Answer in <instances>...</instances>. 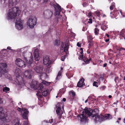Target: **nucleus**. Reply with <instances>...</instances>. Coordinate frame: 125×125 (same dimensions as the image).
I'll return each mask as SVG.
<instances>
[{"instance_id":"obj_1","label":"nucleus","mask_w":125,"mask_h":125,"mask_svg":"<svg viewBox=\"0 0 125 125\" xmlns=\"http://www.w3.org/2000/svg\"><path fill=\"white\" fill-rule=\"evenodd\" d=\"M84 111H83L82 114L80 116L81 121H82L86 120L88 117H90L95 122L98 121L99 118L98 114L99 113V110L97 109H95L92 110L91 108L85 107L84 109Z\"/></svg>"},{"instance_id":"obj_2","label":"nucleus","mask_w":125,"mask_h":125,"mask_svg":"<svg viewBox=\"0 0 125 125\" xmlns=\"http://www.w3.org/2000/svg\"><path fill=\"white\" fill-rule=\"evenodd\" d=\"M20 13V11L18 7H13L8 13L7 18L8 20L15 19L16 17L19 15Z\"/></svg>"},{"instance_id":"obj_3","label":"nucleus","mask_w":125,"mask_h":125,"mask_svg":"<svg viewBox=\"0 0 125 125\" xmlns=\"http://www.w3.org/2000/svg\"><path fill=\"white\" fill-rule=\"evenodd\" d=\"M20 69H16L15 71V73L17 75L16 76V80L18 82L17 83L18 84L24 86V81L22 77L20 75L19 72H20Z\"/></svg>"},{"instance_id":"obj_4","label":"nucleus","mask_w":125,"mask_h":125,"mask_svg":"<svg viewBox=\"0 0 125 125\" xmlns=\"http://www.w3.org/2000/svg\"><path fill=\"white\" fill-rule=\"evenodd\" d=\"M31 86V88L34 90L37 89L41 91L43 89L42 85L41 83H38V82L36 81H32Z\"/></svg>"},{"instance_id":"obj_5","label":"nucleus","mask_w":125,"mask_h":125,"mask_svg":"<svg viewBox=\"0 0 125 125\" xmlns=\"http://www.w3.org/2000/svg\"><path fill=\"white\" fill-rule=\"evenodd\" d=\"M37 19L35 17L29 18L27 22V24L31 28H33L37 23Z\"/></svg>"},{"instance_id":"obj_6","label":"nucleus","mask_w":125,"mask_h":125,"mask_svg":"<svg viewBox=\"0 0 125 125\" xmlns=\"http://www.w3.org/2000/svg\"><path fill=\"white\" fill-rule=\"evenodd\" d=\"M15 23V27L17 29L21 30L23 28L24 21H21L20 18H17Z\"/></svg>"},{"instance_id":"obj_7","label":"nucleus","mask_w":125,"mask_h":125,"mask_svg":"<svg viewBox=\"0 0 125 125\" xmlns=\"http://www.w3.org/2000/svg\"><path fill=\"white\" fill-rule=\"evenodd\" d=\"M98 115L99 116L98 117H100L101 118H100L99 120L98 121H97L96 123L101 122L104 119H110L112 118V116L109 114H105L104 116L101 115H99L98 114Z\"/></svg>"},{"instance_id":"obj_8","label":"nucleus","mask_w":125,"mask_h":125,"mask_svg":"<svg viewBox=\"0 0 125 125\" xmlns=\"http://www.w3.org/2000/svg\"><path fill=\"white\" fill-rule=\"evenodd\" d=\"M43 15L47 19H50L52 17L53 13L52 11L48 10L44 11Z\"/></svg>"},{"instance_id":"obj_9","label":"nucleus","mask_w":125,"mask_h":125,"mask_svg":"<svg viewBox=\"0 0 125 125\" xmlns=\"http://www.w3.org/2000/svg\"><path fill=\"white\" fill-rule=\"evenodd\" d=\"M27 53L24 52L23 53V56L25 62L27 64L28 66H29L32 63V60L31 59H29V57H28L27 56Z\"/></svg>"},{"instance_id":"obj_10","label":"nucleus","mask_w":125,"mask_h":125,"mask_svg":"<svg viewBox=\"0 0 125 125\" xmlns=\"http://www.w3.org/2000/svg\"><path fill=\"white\" fill-rule=\"evenodd\" d=\"M15 63L19 67H24L26 66L24 62L20 58H18L16 59Z\"/></svg>"},{"instance_id":"obj_11","label":"nucleus","mask_w":125,"mask_h":125,"mask_svg":"<svg viewBox=\"0 0 125 125\" xmlns=\"http://www.w3.org/2000/svg\"><path fill=\"white\" fill-rule=\"evenodd\" d=\"M53 6L55 9V15H58L61 11V8L59 4L56 3L55 4H53Z\"/></svg>"},{"instance_id":"obj_12","label":"nucleus","mask_w":125,"mask_h":125,"mask_svg":"<svg viewBox=\"0 0 125 125\" xmlns=\"http://www.w3.org/2000/svg\"><path fill=\"white\" fill-rule=\"evenodd\" d=\"M78 58L80 60H83L86 64L89 63L90 61L92 60L91 58H90L88 59V58L85 57H83V54L80 55Z\"/></svg>"},{"instance_id":"obj_13","label":"nucleus","mask_w":125,"mask_h":125,"mask_svg":"<svg viewBox=\"0 0 125 125\" xmlns=\"http://www.w3.org/2000/svg\"><path fill=\"white\" fill-rule=\"evenodd\" d=\"M33 72L31 70H29L25 71L24 73L25 76L29 79L31 78Z\"/></svg>"},{"instance_id":"obj_14","label":"nucleus","mask_w":125,"mask_h":125,"mask_svg":"<svg viewBox=\"0 0 125 125\" xmlns=\"http://www.w3.org/2000/svg\"><path fill=\"white\" fill-rule=\"evenodd\" d=\"M50 59L48 56H46L43 57V63L44 65L47 64L48 65H50L51 63L50 61Z\"/></svg>"},{"instance_id":"obj_15","label":"nucleus","mask_w":125,"mask_h":125,"mask_svg":"<svg viewBox=\"0 0 125 125\" xmlns=\"http://www.w3.org/2000/svg\"><path fill=\"white\" fill-rule=\"evenodd\" d=\"M84 81V79L82 78L79 80V81L77 83V86L80 88L83 87L84 85H85Z\"/></svg>"},{"instance_id":"obj_16","label":"nucleus","mask_w":125,"mask_h":125,"mask_svg":"<svg viewBox=\"0 0 125 125\" xmlns=\"http://www.w3.org/2000/svg\"><path fill=\"white\" fill-rule=\"evenodd\" d=\"M34 69L37 73L41 74L42 72L43 68L42 66H39L35 67Z\"/></svg>"},{"instance_id":"obj_17","label":"nucleus","mask_w":125,"mask_h":125,"mask_svg":"<svg viewBox=\"0 0 125 125\" xmlns=\"http://www.w3.org/2000/svg\"><path fill=\"white\" fill-rule=\"evenodd\" d=\"M6 119L5 117L3 108L2 107H0V119Z\"/></svg>"},{"instance_id":"obj_18","label":"nucleus","mask_w":125,"mask_h":125,"mask_svg":"<svg viewBox=\"0 0 125 125\" xmlns=\"http://www.w3.org/2000/svg\"><path fill=\"white\" fill-rule=\"evenodd\" d=\"M7 66V65L6 63H0V72H2V71H4Z\"/></svg>"},{"instance_id":"obj_19","label":"nucleus","mask_w":125,"mask_h":125,"mask_svg":"<svg viewBox=\"0 0 125 125\" xmlns=\"http://www.w3.org/2000/svg\"><path fill=\"white\" fill-rule=\"evenodd\" d=\"M56 114L59 116L60 119L62 118V112L61 111V108H57L56 110Z\"/></svg>"},{"instance_id":"obj_20","label":"nucleus","mask_w":125,"mask_h":125,"mask_svg":"<svg viewBox=\"0 0 125 125\" xmlns=\"http://www.w3.org/2000/svg\"><path fill=\"white\" fill-rule=\"evenodd\" d=\"M20 0H9V6L10 8L13 5L15 2H18Z\"/></svg>"},{"instance_id":"obj_21","label":"nucleus","mask_w":125,"mask_h":125,"mask_svg":"<svg viewBox=\"0 0 125 125\" xmlns=\"http://www.w3.org/2000/svg\"><path fill=\"white\" fill-rule=\"evenodd\" d=\"M29 113L28 111L26 109L24 110V112L22 115V116L24 119H28L27 115Z\"/></svg>"},{"instance_id":"obj_22","label":"nucleus","mask_w":125,"mask_h":125,"mask_svg":"<svg viewBox=\"0 0 125 125\" xmlns=\"http://www.w3.org/2000/svg\"><path fill=\"white\" fill-rule=\"evenodd\" d=\"M29 113L28 111L26 109L24 110V112L22 115V116L24 119H28L27 115Z\"/></svg>"},{"instance_id":"obj_23","label":"nucleus","mask_w":125,"mask_h":125,"mask_svg":"<svg viewBox=\"0 0 125 125\" xmlns=\"http://www.w3.org/2000/svg\"><path fill=\"white\" fill-rule=\"evenodd\" d=\"M34 58L36 61H38L40 59V57L39 55V53L38 52L35 51L34 52Z\"/></svg>"},{"instance_id":"obj_24","label":"nucleus","mask_w":125,"mask_h":125,"mask_svg":"<svg viewBox=\"0 0 125 125\" xmlns=\"http://www.w3.org/2000/svg\"><path fill=\"white\" fill-rule=\"evenodd\" d=\"M41 91L42 95L45 96H46L49 94V90L48 89H43Z\"/></svg>"},{"instance_id":"obj_25","label":"nucleus","mask_w":125,"mask_h":125,"mask_svg":"<svg viewBox=\"0 0 125 125\" xmlns=\"http://www.w3.org/2000/svg\"><path fill=\"white\" fill-rule=\"evenodd\" d=\"M20 119L17 118L15 119L14 120V125H21V124L20 123Z\"/></svg>"},{"instance_id":"obj_26","label":"nucleus","mask_w":125,"mask_h":125,"mask_svg":"<svg viewBox=\"0 0 125 125\" xmlns=\"http://www.w3.org/2000/svg\"><path fill=\"white\" fill-rule=\"evenodd\" d=\"M125 37V29L122 30L120 33V37Z\"/></svg>"},{"instance_id":"obj_27","label":"nucleus","mask_w":125,"mask_h":125,"mask_svg":"<svg viewBox=\"0 0 125 125\" xmlns=\"http://www.w3.org/2000/svg\"><path fill=\"white\" fill-rule=\"evenodd\" d=\"M62 73L61 71H59L58 73L57 77L56 78V80H59L60 79L61 75Z\"/></svg>"},{"instance_id":"obj_28","label":"nucleus","mask_w":125,"mask_h":125,"mask_svg":"<svg viewBox=\"0 0 125 125\" xmlns=\"http://www.w3.org/2000/svg\"><path fill=\"white\" fill-rule=\"evenodd\" d=\"M93 38L92 36L90 35H88L87 37V41L90 42L93 41Z\"/></svg>"},{"instance_id":"obj_29","label":"nucleus","mask_w":125,"mask_h":125,"mask_svg":"<svg viewBox=\"0 0 125 125\" xmlns=\"http://www.w3.org/2000/svg\"><path fill=\"white\" fill-rule=\"evenodd\" d=\"M69 45L67 44H66L64 48V52H66L68 51Z\"/></svg>"},{"instance_id":"obj_30","label":"nucleus","mask_w":125,"mask_h":125,"mask_svg":"<svg viewBox=\"0 0 125 125\" xmlns=\"http://www.w3.org/2000/svg\"><path fill=\"white\" fill-rule=\"evenodd\" d=\"M100 85V82H97L96 81H94L93 83V86H95L96 87H98V85Z\"/></svg>"},{"instance_id":"obj_31","label":"nucleus","mask_w":125,"mask_h":125,"mask_svg":"<svg viewBox=\"0 0 125 125\" xmlns=\"http://www.w3.org/2000/svg\"><path fill=\"white\" fill-rule=\"evenodd\" d=\"M88 48L90 49L92 46L93 45V41L88 42Z\"/></svg>"},{"instance_id":"obj_32","label":"nucleus","mask_w":125,"mask_h":125,"mask_svg":"<svg viewBox=\"0 0 125 125\" xmlns=\"http://www.w3.org/2000/svg\"><path fill=\"white\" fill-rule=\"evenodd\" d=\"M60 43V41L58 40H55L54 45L57 46L59 45Z\"/></svg>"},{"instance_id":"obj_33","label":"nucleus","mask_w":125,"mask_h":125,"mask_svg":"<svg viewBox=\"0 0 125 125\" xmlns=\"http://www.w3.org/2000/svg\"><path fill=\"white\" fill-rule=\"evenodd\" d=\"M107 26L105 24H103L101 27V28L102 30L104 31H105L107 29Z\"/></svg>"},{"instance_id":"obj_34","label":"nucleus","mask_w":125,"mask_h":125,"mask_svg":"<svg viewBox=\"0 0 125 125\" xmlns=\"http://www.w3.org/2000/svg\"><path fill=\"white\" fill-rule=\"evenodd\" d=\"M10 90V88L8 87H5L3 89V91L4 92H5L6 93H7V91H9Z\"/></svg>"},{"instance_id":"obj_35","label":"nucleus","mask_w":125,"mask_h":125,"mask_svg":"<svg viewBox=\"0 0 125 125\" xmlns=\"http://www.w3.org/2000/svg\"><path fill=\"white\" fill-rule=\"evenodd\" d=\"M42 83H43L44 85L47 86L49 85L51 83L50 82H48L45 81H43Z\"/></svg>"},{"instance_id":"obj_36","label":"nucleus","mask_w":125,"mask_h":125,"mask_svg":"<svg viewBox=\"0 0 125 125\" xmlns=\"http://www.w3.org/2000/svg\"><path fill=\"white\" fill-rule=\"evenodd\" d=\"M99 30L98 28H96L94 29V33L96 35H97L99 33Z\"/></svg>"},{"instance_id":"obj_37","label":"nucleus","mask_w":125,"mask_h":125,"mask_svg":"<svg viewBox=\"0 0 125 125\" xmlns=\"http://www.w3.org/2000/svg\"><path fill=\"white\" fill-rule=\"evenodd\" d=\"M115 3L114 2L112 3L110 7V9L111 10H113L114 7L115 6Z\"/></svg>"},{"instance_id":"obj_38","label":"nucleus","mask_w":125,"mask_h":125,"mask_svg":"<svg viewBox=\"0 0 125 125\" xmlns=\"http://www.w3.org/2000/svg\"><path fill=\"white\" fill-rule=\"evenodd\" d=\"M23 125H30L28 119H27L26 121H23Z\"/></svg>"},{"instance_id":"obj_39","label":"nucleus","mask_w":125,"mask_h":125,"mask_svg":"<svg viewBox=\"0 0 125 125\" xmlns=\"http://www.w3.org/2000/svg\"><path fill=\"white\" fill-rule=\"evenodd\" d=\"M114 81L116 83H118L119 82V77L118 76L116 77L115 78Z\"/></svg>"},{"instance_id":"obj_40","label":"nucleus","mask_w":125,"mask_h":125,"mask_svg":"<svg viewBox=\"0 0 125 125\" xmlns=\"http://www.w3.org/2000/svg\"><path fill=\"white\" fill-rule=\"evenodd\" d=\"M62 104L61 103H58L57 104H56V108H61V105H62Z\"/></svg>"},{"instance_id":"obj_41","label":"nucleus","mask_w":125,"mask_h":125,"mask_svg":"<svg viewBox=\"0 0 125 125\" xmlns=\"http://www.w3.org/2000/svg\"><path fill=\"white\" fill-rule=\"evenodd\" d=\"M95 13L97 17H98L99 18L100 17V12L96 11L95 12Z\"/></svg>"},{"instance_id":"obj_42","label":"nucleus","mask_w":125,"mask_h":125,"mask_svg":"<svg viewBox=\"0 0 125 125\" xmlns=\"http://www.w3.org/2000/svg\"><path fill=\"white\" fill-rule=\"evenodd\" d=\"M88 21H87V23L89 24H91L92 23V20L91 18H90L89 19V20H88Z\"/></svg>"},{"instance_id":"obj_43","label":"nucleus","mask_w":125,"mask_h":125,"mask_svg":"<svg viewBox=\"0 0 125 125\" xmlns=\"http://www.w3.org/2000/svg\"><path fill=\"white\" fill-rule=\"evenodd\" d=\"M70 93L72 95L73 97H74L75 95V93L73 91H71L70 92Z\"/></svg>"},{"instance_id":"obj_44","label":"nucleus","mask_w":125,"mask_h":125,"mask_svg":"<svg viewBox=\"0 0 125 125\" xmlns=\"http://www.w3.org/2000/svg\"><path fill=\"white\" fill-rule=\"evenodd\" d=\"M106 86H102L100 87V89L102 90H104L105 89Z\"/></svg>"},{"instance_id":"obj_45","label":"nucleus","mask_w":125,"mask_h":125,"mask_svg":"<svg viewBox=\"0 0 125 125\" xmlns=\"http://www.w3.org/2000/svg\"><path fill=\"white\" fill-rule=\"evenodd\" d=\"M64 46V44L63 43V42H62V44L61 45V48H60V49L61 50H62L63 49V47Z\"/></svg>"},{"instance_id":"obj_46","label":"nucleus","mask_w":125,"mask_h":125,"mask_svg":"<svg viewBox=\"0 0 125 125\" xmlns=\"http://www.w3.org/2000/svg\"><path fill=\"white\" fill-rule=\"evenodd\" d=\"M4 99L2 98H0V104H2L3 103V102Z\"/></svg>"},{"instance_id":"obj_47","label":"nucleus","mask_w":125,"mask_h":125,"mask_svg":"<svg viewBox=\"0 0 125 125\" xmlns=\"http://www.w3.org/2000/svg\"><path fill=\"white\" fill-rule=\"evenodd\" d=\"M66 57V56H62V57L61 60L62 61H64Z\"/></svg>"},{"instance_id":"obj_48","label":"nucleus","mask_w":125,"mask_h":125,"mask_svg":"<svg viewBox=\"0 0 125 125\" xmlns=\"http://www.w3.org/2000/svg\"><path fill=\"white\" fill-rule=\"evenodd\" d=\"M92 13L91 12H89L88 13V15L89 17H92Z\"/></svg>"},{"instance_id":"obj_49","label":"nucleus","mask_w":125,"mask_h":125,"mask_svg":"<svg viewBox=\"0 0 125 125\" xmlns=\"http://www.w3.org/2000/svg\"><path fill=\"white\" fill-rule=\"evenodd\" d=\"M118 50H119L120 51L122 50H125V49L124 48H123L122 47L121 48H119L118 49Z\"/></svg>"},{"instance_id":"obj_50","label":"nucleus","mask_w":125,"mask_h":125,"mask_svg":"<svg viewBox=\"0 0 125 125\" xmlns=\"http://www.w3.org/2000/svg\"><path fill=\"white\" fill-rule=\"evenodd\" d=\"M80 50L81 51L80 52V53L81 54H83V48H81L80 49Z\"/></svg>"},{"instance_id":"obj_51","label":"nucleus","mask_w":125,"mask_h":125,"mask_svg":"<svg viewBox=\"0 0 125 125\" xmlns=\"http://www.w3.org/2000/svg\"><path fill=\"white\" fill-rule=\"evenodd\" d=\"M77 45L79 47H81V44H80L79 43V42H78L77 44Z\"/></svg>"},{"instance_id":"obj_52","label":"nucleus","mask_w":125,"mask_h":125,"mask_svg":"<svg viewBox=\"0 0 125 125\" xmlns=\"http://www.w3.org/2000/svg\"><path fill=\"white\" fill-rule=\"evenodd\" d=\"M90 49L89 48L87 50V52L88 53V54H90V52H90Z\"/></svg>"},{"instance_id":"obj_53","label":"nucleus","mask_w":125,"mask_h":125,"mask_svg":"<svg viewBox=\"0 0 125 125\" xmlns=\"http://www.w3.org/2000/svg\"><path fill=\"white\" fill-rule=\"evenodd\" d=\"M99 79L100 80L101 79L102 80H103L104 79V76H101L99 78Z\"/></svg>"},{"instance_id":"obj_54","label":"nucleus","mask_w":125,"mask_h":125,"mask_svg":"<svg viewBox=\"0 0 125 125\" xmlns=\"http://www.w3.org/2000/svg\"><path fill=\"white\" fill-rule=\"evenodd\" d=\"M59 18L58 19H57L56 20V22L55 23H54V24H56V23H57L59 21Z\"/></svg>"},{"instance_id":"obj_55","label":"nucleus","mask_w":125,"mask_h":125,"mask_svg":"<svg viewBox=\"0 0 125 125\" xmlns=\"http://www.w3.org/2000/svg\"><path fill=\"white\" fill-rule=\"evenodd\" d=\"M86 3L85 2H84L83 3V5L84 7H85L86 6Z\"/></svg>"},{"instance_id":"obj_56","label":"nucleus","mask_w":125,"mask_h":125,"mask_svg":"<svg viewBox=\"0 0 125 125\" xmlns=\"http://www.w3.org/2000/svg\"><path fill=\"white\" fill-rule=\"evenodd\" d=\"M96 82H100V83H101L100 81V80L99 79V78L98 80H97Z\"/></svg>"},{"instance_id":"obj_57","label":"nucleus","mask_w":125,"mask_h":125,"mask_svg":"<svg viewBox=\"0 0 125 125\" xmlns=\"http://www.w3.org/2000/svg\"><path fill=\"white\" fill-rule=\"evenodd\" d=\"M107 63H105L103 65V67H106V66H107Z\"/></svg>"},{"instance_id":"obj_58","label":"nucleus","mask_w":125,"mask_h":125,"mask_svg":"<svg viewBox=\"0 0 125 125\" xmlns=\"http://www.w3.org/2000/svg\"><path fill=\"white\" fill-rule=\"evenodd\" d=\"M109 40V39H106L105 40V41L106 42H108Z\"/></svg>"},{"instance_id":"obj_59","label":"nucleus","mask_w":125,"mask_h":125,"mask_svg":"<svg viewBox=\"0 0 125 125\" xmlns=\"http://www.w3.org/2000/svg\"><path fill=\"white\" fill-rule=\"evenodd\" d=\"M11 47H7V49L8 50H11Z\"/></svg>"},{"instance_id":"obj_60","label":"nucleus","mask_w":125,"mask_h":125,"mask_svg":"<svg viewBox=\"0 0 125 125\" xmlns=\"http://www.w3.org/2000/svg\"><path fill=\"white\" fill-rule=\"evenodd\" d=\"M62 101L63 102H65L66 101V99L65 98H63L62 99Z\"/></svg>"},{"instance_id":"obj_61","label":"nucleus","mask_w":125,"mask_h":125,"mask_svg":"<svg viewBox=\"0 0 125 125\" xmlns=\"http://www.w3.org/2000/svg\"><path fill=\"white\" fill-rule=\"evenodd\" d=\"M53 119H52L51 120V121H50V120H49V122L50 123H52V122H53Z\"/></svg>"},{"instance_id":"obj_62","label":"nucleus","mask_w":125,"mask_h":125,"mask_svg":"<svg viewBox=\"0 0 125 125\" xmlns=\"http://www.w3.org/2000/svg\"><path fill=\"white\" fill-rule=\"evenodd\" d=\"M85 29V28L84 27H83V29H82V31H84Z\"/></svg>"},{"instance_id":"obj_63","label":"nucleus","mask_w":125,"mask_h":125,"mask_svg":"<svg viewBox=\"0 0 125 125\" xmlns=\"http://www.w3.org/2000/svg\"><path fill=\"white\" fill-rule=\"evenodd\" d=\"M17 109L19 111H20V110H21V109L19 107Z\"/></svg>"},{"instance_id":"obj_64","label":"nucleus","mask_w":125,"mask_h":125,"mask_svg":"<svg viewBox=\"0 0 125 125\" xmlns=\"http://www.w3.org/2000/svg\"><path fill=\"white\" fill-rule=\"evenodd\" d=\"M106 36L108 37H109V34H106Z\"/></svg>"}]
</instances>
